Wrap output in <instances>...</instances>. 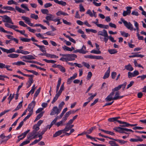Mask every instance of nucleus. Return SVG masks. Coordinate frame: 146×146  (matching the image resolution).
<instances>
[{
  "label": "nucleus",
  "mask_w": 146,
  "mask_h": 146,
  "mask_svg": "<svg viewBox=\"0 0 146 146\" xmlns=\"http://www.w3.org/2000/svg\"><path fill=\"white\" fill-rule=\"evenodd\" d=\"M20 53H21L25 55H26L29 54L30 52L27 51H24L23 50H21Z\"/></svg>",
  "instance_id": "6e6d98bb"
},
{
  "label": "nucleus",
  "mask_w": 146,
  "mask_h": 146,
  "mask_svg": "<svg viewBox=\"0 0 146 146\" xmlns=\"http://www.w3.org/2000/svg\"><path fill=\"white\" fill-rule=\"evenodd\" d=\"M45 18L47 21H52L53 18V15L51 14H49L48 16H46Z\"/></svg>",
  "instance_id": "a19ab883"
},
{
  "label": "nucleus",
  "mask_w": 146,
  "mask_h": 146,
  "mask_svg": "<svg viewBox=\"0 0 146 146\" xmlns=\"http://www.w3.org/2000/svg\"><path fill=\"white\" fill-rule=\"evenodd\" d=\"M92 93H88V95L89 96L91 95V96H90V97H89L88 98L87 100H88V101L89 102H90L96 96L97 94L96 93L93 95H92Z\"/></svg>",
  "instance_id": "393cba45"
},
{
  "label": "nucleus",
  "mask_w": 146,
  "mask_h": 146,
  "mask_svg": "<svg viewBox=\"0 0 146 146\" xmlns=\"http://www.w3.org/2000/svg\"><path fill=\"white\" fill-rule=\"evenodd\" d=\"M108 52L111 54H113L117 52V51L115 49H109L108 50Z\"/></svg>",
  "instance_id": "72a5a7b5"
},
{
  "label": "nucleus",
  "mask_w": 146,
  "mask_h": 146,
  "mask_svg": "<svg viewBox=\"0 0 146 146\" xmlns=\"http://www.w3.org/2000/svg\"><path fill=\"white\" fill-rule=\"evenodd\" d=\"M120 93L119 91H117L116 93L115 96L113 98V100H116L121 99L124 97V96H119Z\"/></svg>",
  "instance_id": "2eb2a0df"
},
{
  "label": "nucleus",
  "mask_w": 146,
  "mask_h": 146,
  "mask_svg": "<svg viewBox=\"0 0 146 146\" xmlns=\"http://www.w3.org/2000/svg\"><path fill=\"white\" fill-rule=\"evenodd\" d=\"M64 90V87H63L62 86H60V90L58 91V93L57 94L58 95H60L61 94L62 91Z\"/></svg>",
  "instance_id": "680f3d73"
},
{
  "label": "nucleus",
  "mask_w": 146,
  "mask_h": 146,
  "mask_svg": "<svg viewBox=\"0 0 146 146\" xmlns=\"http://www.w3.org/2000/svg\"><path fill=\"white\" fill-rule=\"evenodd\" d=\"M86 136L88 138L92 140H94L95 141H97L95 139H96V137H93L88 135H87Z\"/></svg>",
  "instance_id": "13d9d810"
},
{
  "label": "nucleus",
  "mask_w": 146,
  "mask_h": 146,
  "mask_svg": "<svg viewBox=\"0 0 146 146\" xmlns=\"http://www.w3.org/2000/svg\"><path fill=\"white\" fill-rule=\"evenodd\" d=\"M20 40L22 42H29L31 40V39L30 38H26L20 37Z\"/></svg>",
  "instance_id": "e433bc0d"
},
{
  "label": "nucleus",
  "mask_w": 146,
  "mask_h": 146,
  "mask_svg": "<svg viewBox=\"0 0 146 146\" xmlns=\"http://www.w3.org/2000/svg\"><path fill=\"white\" fill-rule=\"evenodd\" d=\"M61 131L59 130L57 132H56L53 135V137H57V136L60 135L61 134Z\"/></svg>",
  "instance_id": "de8ad7c7"
},
{
  "label": "nucleus",
  "mask_w": 146,
  "mask_h": 146,
  "mask_svg": "<svg viewBox=\"0 0 146 146\" xmlns=\"http://www.w3.org/2000/svg\"><path fill=\"white\" fill-rule=\"evenodd\" d=\"M3 65L2 66V68H6L8 70L12 71V69L9 68L10 67V66L8 65H5V64H3Z\"/></svg>",
  "instance_id": "58836bf2"
},
{
  "label": "nucleus",
  "mask_w": 146,
  "mask_h": 146,
  "mask_svg": "<svg viewBox=\"0 0 146 146\" xmlns=\"http://www.w3.org/2000/svg\"><path fill=\"white\" fill-rule=\"evenodd\" d=\"M23 102V100L20 102L17 106V107L16 108L13 110V111H15L18 110H19L20 109L22 106V103Z\"/></svg>",
  "instance_id": "7c9ffc66"
},
{
  "label": "nucleus",
  "mask_w": 146,
  "mask_h": 146,
  "mask_svg": "<svg viewBox=\"0 0 146 146\" xmlns=\"http://www.w3.org/2000/svg\"><path fill=\"white\" fill-rule=\"evenodd\" d=\"M54 1L55 3L61 5L62 6H65L66 5V3L62 1H59L58 0H54Z\"/></svg>",
  "instance_id": "a211bd4d"
},
{
  "label": "nucleus",
  "mask_w": 146,
  "mask_h": 146,
  "mask_svg": "<svg viewBox=\"0 0 146 146\" xmlns=\"http://www.w3.org/2000/svg\"><path fill=\"white\" fill-rule=\"evenodd\" d=\"M82 64L85 67H86L88 69L90 68V65L88 63L84 62H82Z\"/></svg>",
  "instance_id": "5fc2aeb1"
},
{
  "label": "nucleus",
  "mask_w": 146,
  "mask_h": 146,
  "mask_svg": "<svg viewBox=\"0 0 146 146\" xmlns=\"http://www.w3.org/2000/svg\"><path fill=\"white\" fill-rule=\"evenodd\" d=\"M110 72V67H109L107 70L105 72V74L103 77L104 79H106L108 78L109 76Z\"/></svg>",
  "instance_id": "dca6fc26"
},
{
  "label": "nucleus",
  "mask_w": 146,
  "mask_h": 146,
  "mask_svg": "<svg viewBox=\"0 0 146 146\" xmlns=\"http://www.w3.org/2000/svg\"><path fill=\"white\" fill-rule=\"evenodd\" d=\"M120 33L121 35L125 37H127L128 36H129L130 35L127 33H126L124 31H120Z\"/></svg>",
  "instance_id": "4c0bfd02"
},
{
  "label": "nucleus",
  "mask_w": 146,
  "mask_h": 146,
  "mask_svg": "<svg viewBox=\"0 0 146 146\" xmlns=\"http://www.w3.org/2000/svg\"><path fill=\"white\" fill-rule=\"evenodd\" d=\"M37 131L33 129L32 132L30 133V134L29 136V137H31L32 136H33V135H36Z\"/></svg>",
  "instance_id": "bf43d9fd"
},
{
  "label": "nucleus",
  "mask_w": 146,
  "mask_h": 146,
  "mask_svg": "<svg viewBox=\"0 0 146 146\" xmlns=\"http://www.w3.org/2000/svg\"><path fill=\"white\" fill-rule=\"evenodd\" d=\"M63 122L61 120L58 122H57L55 124V125L57 126L58 127H59L60 126H62L63 125Z\"/></svg>",
  "instance_id": "052dcab7"
},
{
  "label": "nucleus",
  "mask_w": 146,
  "mask_h": 146,
  "mask_svg": "<svg viewBox=\"0 0 146 146\" xmlns=\"http://www.w3.org/2000/svg\"><path fill=\"white\" fill-rule=\"evenodd\" d=\"M42 60L48 63H54L56 62V61L53 60H48L46 59H44Z\"/></svg>",
  "instance_id": "c9c22d12"
},
{
  "label": "nucleus",
  "mask_w": 146,
  "mask_h": 146,
  "mask_svg": "<svg viewBox=\"0 0 146 146\" xmlns=\"http://www.w3.org/2000/svg\"><path fill=\"white\" fill-rule=\"evenodd\" d=\"M58 116H57L50 123V125H49L50 127H49V129H50V128L52 127V126L56 124V123L58 119Z\"/></svg>",
  "instance_id": "c85d7f7f"
},
{
  "label": "nucleus",
  "mask_w": 146,
  "mask_h": 146,
  "mask_svg": "<svg viewBox=\"0 0 146 146\" xmlns=\"http://www.w3.org/2000/svg\"><path fill=\"white\" fill-rule=\"evenodd\" d=\"M79 50L80 52V53L85 54L87 52V51H85V50H86V47L84 45H83L82 48Z\"/></svg>",
  "instance_id": "b1692460"
},
{
  "label": "nucleus",
  "mask_w": 146,
  "mask_h": 146,
  "mask_svg": "<svg viewBox=\"0 0 146 146\" xmlns=\"http://www.w3.org/2000/svg\"><path fill=\"white\" fill-rule=\"evenodd\" d=\"M21 6L22 8L24 9L27 11H29V9L26 6V4H23L21 5Z\"/></svg>",
  "instance_id": "8fccbe9b"
},
{
  "label": "nucleus",
  "mask_w": 146,
  "mask_h": 146,
  "mask_svg": "<svg viewBox=\"0 0 146 146\" xmlns=\"http://www.w3.org/2000/svg\"><path fill=\"white\" fill-rule=\"evenodd\" d=\"M58 116H57L50 123V125H49L50 127H49V129H50V128L52 127V126L56 124V123L58 119Z\"/></svg>",
  "instance_id": "cd10ccee"
},
{
  "label": "nucleus",
  "mask_w": 146,
  "mask_h": 146,
  "mask_svg": "<svg viewBox=\"0 0 146 146\" xmlns=\"http://www.w3.org/2000/svg\"><path fill=\"white\" fill-rule=\"evenodd\" d=\"M46 56L48 57H50L51 58H58V57L54 54H46Z\"/></svg>",
  "instance_id": "c756f323"
},
{
  "label": "nucleus",
  "mask_w": 146,
  "mask_h": 146,
  "mask_svg": "<svg viewBox=\"0 0 146 146\" xmlns=\"http://www.w3.org/2000/svg\"><path fill=\"white\" fill-rule=\"evenodd\" d=\"M114 94V93L111 92L110 94L108 96L105 98V100L106 102H110L111 100H113V97Z\"/></svg>",
  "instance_id": "ddd939ff"
},
{
  "label": "nucleus",
  "mask_w": 146,
  "mask_h": 146,
  "mask_svg": "<svg viewBox=\"0 0 146 146\" xmlns=\"http://www.w3.org/2000/svg\"><path fill=\"white\" fill-rule=\"evenodd\" d=\"M117 122L120 124H123V125H120L119 126L120 127H116L114 128L113 129L115 131L120 133H124L128 134H129V132H133V131L131 129L124 128V127H128L129 126H130V124L126 122L122 121H117Z\"/></svg>",
  "instance_id": "f257e3e1"
},
{
  "label": "nucleus",
  "mask_w": 146,
  "mask_h": 146,
  "mask_svg": "<svg viewBox=\"0 0 146 146\" xmlns=\"http://www.w3.org/2000/svg\"><path fill=\"white\" fill-rule=\"evenodd\" d=\"M59 111V110L58 108V107L56 106H54L53 107L52 109L51 110V111L50 113V115H54L55 114L56 115H58L60 112V111Z\"/></svg>",
  "instance_id": "0eeeda50"
},
{
  "label": "nucleus",
  "mask_w": 146,
  "mask_h": 146,
  "mask_svg": "<svg viewBox=\"0 0 146 146\" xmlns=\"http://www.w3.org/2000/svg\"><path fill=\"white\" fill-rule=\"evenodd\" d=\"M121 20L123 23L125 27L128 29L132 31L133 30L136 31V29L134 28L132 24L130 22L128 23L127 21H125L123 18H121L120 19Z\"/></svg>",
  "instance_id": "7ed1b4c3"
},
{
  "label": "nucleus",
  "mask_w": 146,
  "mask_h": 146,
  "mask_svg": "<svg viewBox=\"0 0 146 146\" xmlns=\"http://www.w3.org/2000/svg\"><path fill=\"white\" fill-rule=\"evenodd\" d=\"M3 17H2L3 18V22L9 24H11L12 25L14 24L13 23L10 17L6 15L3 16Z\"/></svg>",
  "instance_id": "423d86ee"
},
{
  "label": "nucleus",
  "mask_w": 146,
  "mask_h": 146,
  "mask_svg": "<svg viewBox=\"0 0 146 146\" xmlns=\"http://www.w3.org/2000/svg\"><path fill=\"white\" fill-rule=\"evenodd\" d=\"M21 58L24 60H32L35 59V58L33 55H29L22 56L21 57Z\"/></svg>",
  "instance_id": "f8f14e48"
},
{
  "label": "nucleus",
  "mask_w": 146,
  "mask_h": 146,
  "mask_svg": "<svg viewBox=\"0 0 146 146\" xmlns=\"http://www.w3.org/2000/svg\"><path fill=\"white\" fill-rule=\"evenodd\" d=\"M61 79L60 78H59L58 79V82L56 86V94H57L58 92V90L59 89V88L60 86V84L61 83Z\"/></svg>",
  "instance_id": "412c9836"
},
{
  "label": "nucleus",
  "mask_w": 146,
  "mask_h": 146,
  "mask_svg": "<svg viewBox=\"0 0 146 146\" xmlns=\"http://www.w3.org/2000/svg\"><path fill=\"white\" fill-rule=\"evenodd\" d=\"M125 69L129 71H132L133 70V68L130 64H129L125 66Z\"/></svg>",
  "instance_id": "6ab92c4d"
},
{
  "label": "nucleus",
  "mask_w": 146,
  "mask_h": 146,
  "mask_svg": "<svg viewBox=\"0 0 146 146\" xmlns=\"http://www.w3.org/2000/svg\"><path fill=\"white\" fill-rule=\"evenodd\" d=\"M46 34L47 35H50V36H54L55 35V34L53 33L51 31H49L46 32V33L44 34V35Z\"/></svg>",
  "instance_id": "4d7b16f0"
},
{
  "label": "nucleus",
  "mask_w": 146,
  "mask_h": 146,
  "mask_svg": "<svg viewBox=\"0 0 146 146\" xmlns=\"http://www.w3.org/2000/svg\"><path fill=\"white\" fill-rule=\"evenodd\" d=\"M62 48L64 50H66L69 51H72V49L71 48L66 46H62Z\"/></svg>",
  "instance_id": "ea45409f"
},
{
  "label": "nucleus",
  "mask_w": 146,
  "mask_h": 146,
  "mask_svg": "<svg viewBox=\"0 0 146 146\" xmlns=\"http://www.w3.org/2000/svg\"><path fill=\"white\" fill-rule=\"evenodd\" d=\"M30 137H28L27 139L25 141H24L23 142L21 143L19 146H23L24 145H26L29 143H30V141L31 139L30 138Z\"/></svg>",
  "instance_id": "f3484780"
},
{
  "label": "nucleus",
  "mask_w": 146,
  "mask_h": 146,
  "mask_svg": "<svg viewBox=\"0 0 146 146\" xmlns=\"http://www.w3.org/2000/svg\"><path fill=\"white\" fill-rule=\"evenodd\" d=\"M128 77L129 78H131L132 77H135L133 73L130 72H128Z\"/></svg>",
  "instance_id": "69168bd1"
},
{
  "label": "nucleus",
  "mask_w": 146,
  "mask_h": 146,
  "mask_svg": "<svg viewBox=\"0 0 146 146\" xmlns=\"http://www.w3.org/2000/svg\"><path fill=\"white\" fill-rule=\"evenodd\" d=\"M23 123H24V122L23 121H21L20 123L19 126L16 128V130H19V129L20 128L22 127V126L23 124Z\"/></svg>",
  "instance_id": "e2e57ef3"
},
{
  "label": "nucleus",
  "mask_w": 146,
  "mask_h": 146,
  "mask_svg": "<svg viewBox=\"0 0 146 146\" xmlns=\"http://www.w3.org/2000/svg\"><path fill=\"white\" fill-rule=\"evenodd\" d=\"M7 56L11 58H16L19 56V55L15 54H11L8 55Z\"/></svg>",
  "instance_id": "bb28decb"
},
{
  "label": "nucleus",
  "mask_w": 146,
  "mask_h": 146,
  "mask_svg": "<svg viewBox=\"0 0 146 146\" xmlns=\"http://www.w3.org/2000/svg\"><path fill=\"white\" fill-rule=\"evenodd\" d=\"M22 18L25 21L27 22V24L31 21L29 17L25 16H22Z\"/></svg>",
  "instance_id": "a18cd8bd"
},
{
  "label": "nucleus",
  "mask_w": 146,
  "mask_h": 146,
  "mask_svg": "<svg viewBox=\"0 0 146 146\" xmlns=\"http://www.w3.org/2000/svg\"><path fill=\"white\" fill-rule=\"evenodd\" d=\"M41 89V88H39L35 92V93L34 95V98L35 99V98L38 96L39 94V93L40 90Z\"/></svg>",
  "instance_id": "f704fd0d"
},
{
  "label": "nucleus",
  "mask_w": 146,
  "mask_h": 146,
  "mask_svg": "<svg viewBox=\"0 0 146 146\" xmlns=\"http://www.w3.org/2000/svg\"><path fill=\"white\" fill-rule=\"evenodd\" d=\"M30 130L28 129V130H27V131L24 132L23 133H22L21 135H19V136H23V137H24L25 138L26 135H27V134L30 131Z\"/></svg>",
  "instance_id": "49530a36"
},
{
  "label": "nucleus",
  "mask_w": 146,
  "mask_h": 146,
  "mask_svg": "<svg viewBox=\"0 0 146 146\" xmlns=\"http://www.w3.org/2000/svg\"><path fill=\"white\" fill-rule=\"evenodd\" d=\"M15 9L17 11H18L19 13H25V11L23 9H22L21 8H19V7L16 6L15 7Z\"/></svg>",
  "instance_id": "473e14b6"
},
{
  "label": "nucleus",
  "mask_w": 146,
  "mask_h": 146,
  "mask_svg": "<svg viewBox=\"0 0 146 146\" xmlns=\"http://www.w3.org/2000/svg\"><path fill=\"white\" fill-rule=\"evenodd\" d=\"M60 70V71L63 72H66V70L65 68L62 66L58 64V68Z\"/></svg>",
  "instance_id": "2f4dec72"
},
{
  "label": "nucleus",
  "mask_w": 146,
  "mask_h": 146,
  "mask_svg": "<svg viewBox=\"0 0 146 146\" xmlns=\"http://www.w3.org/2000/svg\"><path fill=\"white\" fill-rule=\"evenodd\" d=\"M80 11V12H84L85 11V9L83 6L81 4L79 5Z\"/></svg>",
  "instance_id": "0e129e2a"
},
{
  "label": "nucleus",
  "mask_w": 146,
  "mask_h": 146,
  "mask_svg": "<svg viewBox=\"0 0 146 146\" xmlns=\"http://www.w3.org/2000/svg\"><path fill=\"white\" fill-rule=\"evenodd\" d=\"M121 86H119V85L117 87H116L114 88L113 89H112V92H114L116 91H117L118 90H119L121 89Z\"/></svg>",
  "instance_id": "09e8293b"
},
{
  "label": "nucleus",
  "mask_w": 146,
  "mask_h": 146,
  "mask_svg": "<svg viewBox=\"0 0 146 146\" xmlns=\"http://www.w3.org/2000/svg\"><path fill=\"white\" fill-rule=\"evenodd\" d=\"M16 3L13 0H10L8 1L7 4L9 5L16 4Z\"/></svg>",
  "instance_id": "864d4df0"
},
{
  "label": "nucleus",
  "mask_w": 146,
  "mask_h": 146,
  "mask_svg": "<svg viewBox=\"0 0 146 146\" xmlns=\"http://www.w3.org/2000/svg\"><path fill=\"white\" fill-rule=\"evenodd\" d=\"M34 44L36 45L39 48L40 50L42 52H45L46 53V50L45 46L43 45H40L36 43H33Z\"/></svg>",
  "instance_id": "9d476101"
},
{
  "label": "nucleus",
  "mask_w": 146,
  "mask_h": 146,
  "mask_svg": "<svg viewBox=\"0 0 146 146\" xmlns=\"http://www.w3.org/2000/svg\"><path fill=\"white\" fill-rule=\"evenodd\" d=\"M2 9H3L12 11H14L15 12H16L14 8L10 6H4L2 7Z\"/></svg>",
  "instance_id": "4be33fe9"
},
{
  "label": "nucleus",
  "mask_w": 146,
  "mask_h": 146,
  "mask_svg": "<svg viewBox=\"0 0 146 146\" xmlns=\"http://www.w3.org/2000/svg\"><path fill=\"white\" fill-rule=\"evenodd\" d=\"M1 50L4 52H6L7 53H11L15 52V49L13 48L10 49L9 50L3 48H1Z\"/></svg>",
  "instance_id": "1a4fd4ad"
},
{
  "label": "nucleus",
  "mask_w": 146,
  "mask_h": 146,
  "mask_svg": "<svg viewBox=\"0 0 146 146\" xmlns=\"http://www.w3.org/2000/svg\"><path fill=\"white\" fill-rule=\"evenodd\" d=\"M132 8V7H127L126 8L127 11H123V16L125 17L127 15H129L131 13V9Z\"/></svg>",
  "instance_id": "6e6552de"
},
{
  "label": "nucleus",
  "mask_w": 146,
  "mask_h": 146,
  "mask_svg": "<svg viewBox=\"0 0 146 146\" xmlns=\"http://www.w3.org/2000/svg\"><path fill=\"white\" fill-rule=\"evenodd\" d=\"M60 96V95L57 94H56L55 96L54 97L53 100L52 102V104H54Z\"/></svg>",
  "instance_id": "79ce46f5"
},
{
  "label": "nucleus",
  "mask_w": 146,
  "mask_h": 146,
  "mask_svg": "<svg viewBox=\"0 0 146 146\" xmlns=\"http://www.w3.org/2000/svg\"><path fill=\"white\" fill-rule=\"evenodd\" d=\"M135 137L137 139L131 138L130 139V141L131 142H137L138 141H143V139L141 138L139 136H135Z\"/></svg>",
  "instance_id": "4468645a"
},
{
  "label": "nucleus",
  "mask_w": 146,
  "mask_h": 146,
  "mask_svg": "<svg viewBox=\"0 0 146 146\" xmlns=\"http://www.w3.org/2000/svg\"><path fill=\"white\" fill-rule=\"evenodd\" d=\"M35 85L34 84L31 90L29 92H30V94L31 93V94H33L34 93L35 89Z\"/></svg>",
  "instance_id": "774afa93"
},
{
  "label": "nucleus",
  "mask_w": 146,
  "mask_h": 146,
  "mask_svg": "<svg viewBox=\"0 0 146 146\" xmlns=\"http://www.w3.org/2000/svg\"><path fill=\"white\" fill-rule=\"evenodd\" d=\"M59 55L62 56L68 57L69 61L74 60L75 59V58L77 57V56L76 54H63L60 53L59 54Z\"/></svg>",
  "instance_id": "20e7f679"
},
{
  "label": "nucleus",
  "mask_w": 146,
  "mask_h": 146,
  "mask_svg": "<svg viewBox=\"0 0 146 146\" xmlns=\"http://www.w3.org/2000/svg\"><path fill=\"white\" fill-rule=\"evenodd\" d=\"M19 25L22 26H23L24 27H27V25L25 24L24 22L22 21H20L19 22Z\"/></svg>",
  "instance_id": "3c124183"
},
{
  "label": "nucleus",
  "mask_w": 146,
  "mask_h": 146,
  "mask_svg": "<svg viewBox=\"0 0 146 146\" xmlns=\"http://www.w3.org/2000/svg\"><path fill=\"white\" fill-rule=\"evenodd\" d=\"M65 104V103L64 102H62L58 106V108L59 110V111H61V110L62 109L63 107V106Z\"/></svg>",
  "instance_id": "37998d69"
},
{
  "label": "nucleus",
  "mask_w": 146,
  "mask_h": 146,
  "mask_svg": "<svg viewBox=\"0 0 146 146\" xmlns=\"http://www.w3.org/2000/svg\"><path fill=\"white\" fill-rule=\"evenodd\" d=\"M33 129L35 130L38 131L39 129V126L37 125H35L33 127Z\"/></svg>",
  "instance_id": "338daca9"
},
{
  "label": "nucleus",
  "mask_w": 146,
  "mask_h": 146,
  "mask_svg": "<svg viewBox=\"0 0 146 146\" xmlns=\"http://www.w3.org/2000/svg\"><path fill=\"white\" fill-rule=\"evenodd\" d=\"M4 25L6 27L10 29H12L15 31H16V30H17L16 29H18L19 28L17 26L13 25H10L8 23H5Z\"/></svg>",
  "instance_id": "9b49d317"
},
{
  "label": "nucleus",
  "mask_w": 146,
  "mask_h": 146,
  "mask_svg": "<svg viewBox=\"0 0 146 146\" xmlns=\"http://www.w3.org/2000/svg\"><path fill=\"white\" fill-rule=\"evenodd\" d=\"M109 143L112 146H119L117 145L115 141H109Z\"/></svg>",
  "instance_id": "c03bdc74"
},
{
  "label": "nucleus",
  "mask_w": 146,
  "mask_h": 146,
  "mask_svg": "<svg viewBox=\"0 0 146 146\" xmlns=\"http://www.w3.org/2000/svg\"><path fill=\"white\" fill-rule=\"evenodd\" d=\"M13 65H16L18 66H20L21 65H25V63L22 61H18L17 62H15L12 63Z\"/></svg>",
  "instance_id": "a878e982"
},
{
  "label": "nucleus",
  "mask_w": 146,
  "mask_h": 146,
  "mask_svg": "<svg viewBox=\"0 0 146 146\" xmlns=\"http://www.w3.org/2000/svg\"><path fill=\"white\" fill-rule=\"evenodd\" d=\"M98 35L102 36L104 37V40L105 43L107 42L108 39V36L107 31L103 29L102 31H99L98 32Z\"/></svg>",
  "instance_id": "f03ea898"
},
{
  "label": "nucleus",
  "mask_w": 146,
  "mask_h": 146,
  "mask_svg": "<svg viewBox=\"0 0 146 146\" xmlns=\"http://www.w3.org/2000/svg\"><path fill=\"white\" fill-rule=\"evenodd\" d=\"M0 32H2L4 33H5L8 34H10L11 35H13V33L12 32L8 31H6L5 29L2 27L0 26Z\"/></svg>",
  "instance_id": "5701e85b"
},
{
  "label": "nucleus",
  "mask_w": 146,
  "mask_h": 146,
  "mask_svg": "<svg viewBox=\"0 0 146 146\" xmlns=\"http://www.w3.org/2000/svg\"><path fill=\"white\" fill-rule=\"evenodd\" d=\"M31 17L37 20L38 18V16L37 15H36L34 14H31Z\"/></svg>",
  "instance_id": "603ef678"
},
{
  "label": "nucleus",
  "mask_w": 146,
  "mask_h": 146,
  "mask_svg": "<svg viewBox=\"0 0 146 146\" xmlns=\"http://www.w3.org/2000/svg\"><path fill=\"white\" fill-rule=\"evenodd\" d=\"M34 81L33 79L32 78H29V80L27 83V88H29L31 85V84L33 83Z\"/></svg>",
  "instance_id": "aec40b11"
},
{
  "label": "nucleus",
  "mask_w": 146,
  "mask_h": 146,
  "mask_svg": "<svg viewBox=\"0 0 146 146\" xmlns=\"http://www.w3.org/2000/svg\"><path fill=\"white\" fill-rule=\"evenodd\" d=\"M35 104V102L33 101L29 105L27 109L28 111L29 112V113L32 114L33 112V108L34 107Z\"/></svg>",
  "instance_id": "39448f33"
}]
</instances>
